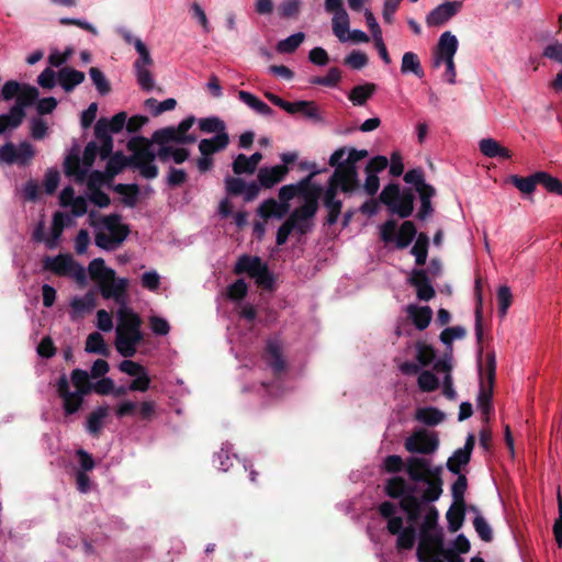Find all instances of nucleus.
<instances>
[{"mask_svg":"<svg viewBox=\"0 0 562 562\" xmlns=\"http://www.w3.org/2000/svg\"><path fill=\"white\" fill-rule=\"evenodd\" d=\"M38 98V90L29 85H21V90L19 92L16 103L14 106H21V110L29 105H31Z\"/></svg>","mask_w":562,"mask_h":562,"instance_id":"6e6d98bb","label":"nucleus"},{"mask_svg":"<svg viewBox=\"0 0 562 562\" xmlns=\"http://www.w3.org/2000/svg\"><path fill=\"white\" fill-rule=\"evenodd\" d=\"M473 526L480 538L485 542L493 540V531L488 522L481 516L477 515L473 520Z\"/></svg>","mask_w":562,"mask_h":562,"instance_id":"0e129e2a","label":"nucleus"},{"mask_svg":"<svg viewBox=\"0 0 562 562\" xmlns=\"http://www.w3.org/2000/svg\"><path fill=\"white\" fill-rule=\"evenodd\" d=\"M376 90V85L367 82L364 85L355 86L349 94L348 99L353 105H364L367 101L373 95Z\"/></svg>","mask_w":562,"mask_h":562,"instance_id":"4c0bfd02","label":"nucleus"},{"mask_svg":"<svg viewBox=\"0 0 562 562\" xmlns=\"http://www.w3.org/2000/svg\"><path fill=\"white\" fill-rule=\"evenodd\" d=\"M465 517V504L458 505L453 503L446 513L448 529L450 532H457L463 525Z\"/></svg>","mask_w":562,"mask_h":562,"instance_id":"a19ab883","label":"nucleus"},{"mask_svg":"<svg viewBox=\"0 0 562 562\" xmlns=\"http://www.w3.org/2000/svg\"><path fill=\"white\" fill-rule=\"evenodd\" d=\"M34 148L27 142H22L18 146L13 143H5L0 147V161L8 165H26L34 157Z\"/></svg>","mask_w":562,"mask_h":562,"instance_id":"f3484780","label":"nucleus"},{"mask_svg":"<svg viewBox=\"0 0 562 562\" xmlns=\"http://www.w3.org/2000/svg\"><path fill=\"white\" fill-rule=\"evenodd\" d=\"M263 360L271 373L274 375V380L272 382L263 381L261 385L269 395L278 396L281 376V339L278 336H274L267 341Z\"/></svg>","mask_w":562,"mask_h":562,"instance_id":"9b49d317","label":"nucleus"},{"mask_svg":"<svg viewBox=\"0 0 562 562\" xmlns=\"http://www.w3.org/2000/svg\"><path fill=\"white\" fill-rule=\"evenodd\" d=\"M88 271L90 278L98 284L103 299L113 300L119 305V310L130 308L126 278H115V271L106 267L102 258L93 259L89 263Z\"/></svg>","mask_w":562,"mask_h":562,"instance_id":"f03ea898","label":"nucleus"},{"mask_svg":"<svg viewBox=\"0 0 562 562\" xmlns=\"http://www.w3.org/2000/svg\"><path fill=\"white\" fill-rule=\"evenodd\" d=\"M43 267L58 276L74 277L80 283L86 281V269L77 263L70 255L46 257L43 260Z\"/></svg>","mask_w":562,"mask_h":562,"instance_id":"f8f14e48","label":"nucleus"},{"mask_svg":"<svg viewBox=\"0 0 562 562\" xmlns=\"http://www.w3.org/2000/svg\"><path fill=\"white\" fill-rule=\"evenodd\" d=\"M475 292L477 295V304L475 306V337L479 347L480 355L483 351L482 340H483V311H482V296L480 283L476 281L475 283Z\"/></svg>","mask_w":562,"mask_h":562,"instance_id":"49530a36","label":"nucleus"},{"mask_svg":"<svg viewBox=\"0 0 562 562\" xmlns=\"http://www.w3.org/2000/svg\"><path fill=\"white\" fill-rule=\"evenodd\" d=\"M281 180V165L263 167L258 172L260 187L269 189Z\"/></svg>","mask_w":562,"mask_h":562,"instance_id":"c03bdc74","label":"nucleus"},{"mask_svg":"<svg viewBox=\"0 0 562 562\" xmlns=\"http://www.w3.org/2000/svg\"><path fill=\"white\" fill-rule=\"evenodd\" d=\"M238 98L243 103L260 115L269 116L272 114V110L269 105L248 91L240 90Z\"/></svg>","mask_w":562,"mask_h":562,"instance_id":"ea45409f","label":"nucleus"},{"mask_svg":"<svg viewBox=\"0 0 562 562\" xmlns=\"http://www.w3.org/2000/svg\"><path fill=\"white\" fill-rule=\"evenodd\" d=\"M127 148L132 151L130 157L122 153H115L108 157V164L104 172L93 171L89 177V188L98 182L104 181V178H113L120 173L126 166L137 169L145 179H154L158 175V168L155 165V151L151 149V143L142 136H134L127 143Z\"/></svg>","mask_w":562,"mask_h":562,"instance_id":"f257e3e1","label":"nucleus"},{"mask_svg":"<svg viewBox=\"0 0 562 562\" xmlns=\"http://www.w3.org/2000/svg\"><path fill=\"white\" fill-rule=\"evenodd\" d=\"M539 184L549 193L562 196V181L546 171H538Z\"/></svg>","mask_w":562,"mask_h":562,"instance_id":"603ef678","label":"nucleus"},{"mask_svg":"<svg viewBox=\"0 0 562 562\" xmlns=\"http://www.w3.org/2000/svg\"><path fill=\"white\" fill-rule=\"evenodd\" d=\"M85 74L70 67H64L57 72V81L66 92L72 91L85 81Z\"/></svg>","mask_w":562,"mask_h":562,"instance_id":"7c9ffc66","label":"nucleus"},{"mask_svg":"<svg viewBox=\"0 0 562 562\" xmlns=\"http://www.w3.org/2000/svg\"><path fill=\"white\" fill-rule=\"evenodd\" d=\"M458 50V40L449 31L443 32L438 41L437 49L434 54V67H440L442 60L454 58Z\"/></svg>","mask_w":562,"mask_h":562,"instance_id":"b1692460","label":"nucleus"},{"mask_svg":"<svg viewBox=\"0 0 562 562\" xmlns=\"http://www.w3.org/2000/svg\"><path fill=\"white\" fill-rule=\"evenodd\" d=\"M538 171L528 176V177H520L517 175H514L510 177V182L521 192L525 194H530L535 191L536 186L539 184L538 181Z\"/></svg>","mask_w":562,"mask_h":562,"instance_id":"09e8293b","label":"nucleus"},{"mask_svg":"<svg viewBox=\"0 0 562 562\" xmlns=\"http://www.w3.org/2000/svg\"><path fill=\"white\" fill-rule=\"evenodd\" d=\"M25 116V111L21 106H12L5 114L0 115V135L8 130H14L21 125Z\"/></svg>","mask_w":562,"mask_h":562,"instance_id":"e433bc0d","label":"nucleus"},{"mask_svg":"<svg viewBox=\"0 0 562 562\" xmlns=\"http://www.w3.org/2000/svg\"><path fill=\"white\" fill-rule=\"evenodd\" d=\"M258 215L265 222L281 218V203H278L273 199L263 201L258 209Z\"/></svg>","mask_w":562,"mask_h":562,"instance_id":"8fccbe9b","label":"nucleus"},{"mask_svg":"<svg viewBox=\"0 0 562 562\" xmlns=\"http://www.w3.org/2000/svg\"><path fill=\"white\" fill-rule=\"evenodd\" d=\"M430 460L420 457H409L406 459V473L411 481L415 483L427 482V471Z\"/></svg>","mask_w":562,"mask_h":562,"instance_id":"bb28decb","label":"nucleus"},{"mask_svg":"<svg viewBox=\"0 0 562 562\" xmlns=\"http://www.w3.org/2000/svg\"><path fill=\"white\" fill-rule=\"evenodd\" d=\"M416 351V359L420 366L428 367L435 361L436 351L432 346L423 341H417Z\"/></svg>","mask_w":562,"mask_h":562,"instance_id":"4d7b16f0","label":"nucleus"},{"mask_svg":"<svg viewBox=\"0 0 562 562\" xmlns=\"http://www.w3.org/2000/svg\"><path fill=\"white\" fill-rule=\"evenodd\" d=\"M98 154V145L93 142L89 143L83 150L81 162L77 157H67L65 160L66 173L74 176L77 181L83 182Z\"/></svg>","mask_w":562,"mask_h":562,"instance_id":"4468645a","label":"nucleus"},{"mask_svg":"<svg viewBox=\"0 0 562 562\" xmlns=\"http://www.w3.org/2000/svg\"><path fill=\"white\" fill-rule=\"evenodd\" d=\"M127 115L125 112H120L112 116L111 120L106 119H100L95 126H94V133L100 135H105L111 133H119L122 131L124 125H126Z\"/></svg>","mask_w":562,"mask_h":562,"instance_id":"2f4dec72","label":"nucleus"},{"mask_svg":"<svg viewBox=\"0 0 562 562\" xmlns=\"http://www.w3.org/2000/svg\"><path fill=\"white\" fill-rule=\"evenodd\" d=\"M415 418L427 426H436L443 422L445 413L436 407H422L416 411Z\"/></svg>","mask_w":562,"mask_h":562,"instance_id":"37998d69","label":"nucleus"},{"mask_svg":"<svg viewBox=\"0 0 562 562\" xmlns=\"http://www.w3.org/2000/svg\"><path fill=\"white\" fill-rule=\"evenodd\" d=\"M60 205L70 207L71 214L75 217L82 216L87 212V200L81 196L75 195V190L71 187L63 189L59 195Z\"/></svg>","mask_w":562,"mask_h":562,"instance_id":"393cba45","label":"nucleus"},{"mask_svg":"<svg viewBox=\"0 0 562 562\" xmlns=\"http://www.w3.org/2000/svg\"><path fill=\"white\" fill-rule=\"evenodd\" d=\"M406 311L418 330H424L429 326L432 318V310L430 306H417L409 304Z\"/></svg>","mask_w":562,"mask_h":562,"instance_id":"f704fd0d","label":"nucleus"},{"mask_svg":"<svg viewBox=\"0 0 562 562\" xmlns=\"http://www.w3.org/2000/svg\"><path fill=\"white\" fill-rule=\"evenodd\" d=\"M404 446L411 453L431 454L438 449L439 439L436 432L418 429L405 440Z\"/></svg>","mask_w":562,"mask_h":562,"instance_id":"dca6fc26","label":"nucleus"},{"mask_svg":"<svg viewBox=\"0 0 562 562\" xmlns=\"http://www.w3.org/2000/svg\"><path fill=\"white\" fill-rule=\"evenodd\" d=\"M341 79V71L337 67H331L326 76H314L310 79V83L324 87H336Z\"/></svg>","mask_w":562,"mask_h":562,"instance_id":"864d4df0","label":"nucleus"},{"mask_svg":"<svg viewBox=\"0 0 562 562\" xmlns=\"http://www.w3.org/2000/svg\"><path fill=\"white\" fill-rule=\"evenodd\" d=\"M379 201L386 205L391 213L407 218L413 214L415 195L411 188L401 191L397 183H389L380 193Z\"/></svg>","mask_w":562,"mask_h":562,"instance_id":"1a4fd4ad","label":"nucleus"},{"mask_svg":"<svg viewBox=\"0 0 562 562\" xmlns=\"http://www.w3.org/2000/svg\"><path fill=\"white\" fill-rule=\"evenodd\" d=\"M199 128L203 133L221 135L226 132V125L223 120L217 116L204 117L199 121Z\"/></svg>","mask_w":562,"mask_h":562,"instance_id":"3c124183","label":"nucleus"},{"mask_svg":"<svg viewBox=\"0 0 562 562\" xmlns=\"http://www.w3.org/2000/svg\"><path fill=\"white\" fill-rule=\"evenodd\" d=\"M409 491L415 492V486L408 484L407 481L400 475L387 479L384 485L385 494L395 499H401Z\"/></svg>","mask_w":562,"mask_h":562,"instance_id":"72a5a7b5","label":"nucleus"},{"mask_svg":"<svg viewBox=\"0 0 562 562\" xmlns=\"http://www.w3.org/2000/svg\"><path fill=\"white\" fill-rule=\"evenodd\" d=\"M445 550L441 530H420L419 544L416 551L418 562H427V557H438L443 553Z\"/></svg>","mask_w":562,"mask_h":562,"instance_id":"2eb2a0df","label":"nucleus"},{"mask_svg":"<svg viewBox=\"0 0 562 562\" xmlns=\"http://www.w3.org/2000/svg\"><path fill=\"white\" fill-rule=\"evenodd\" d=\"M234 272L236 274L247 273L263 290H271L273 288V276L269 271L267 263L262 262L257 256H240L236 261Z\"/></svg>","mask_w":562,"mask_h":562,"instance_id":"9d476101","label":"nucleus"},{"mask_svg":"<svg viewBox=\"0 0 562 562\" xmlns=\"http://www.w3.org/2000/svg\"><path fill=\"white\" fill-rule=\"evenodd\" d=\"M319 172V170H314L297 183L283 186V215L289 211L288 201L300 196L304 203L295 209L296 214L308 220L314 217L318 210V201L325 191L322 186L312 182V179Z\"/></svg>","mask_w":562,"mask_h":562,"instance_id":"7ed1b4c3","label":"nucleus"},{"mask_svg":"<svg viewBox=\"0 0 562 562\" xmlns=\"http://www.w3.org/2000/svg\"><path fill=\"white\" fill-rule=\"evenodd\" d=\"M468 488V479L464 474H458L457 480L453 482L451 486V494L453 498V503L458 505L465 504L464 494Z\"/></svg>","mask_w":562,"mask_h":562,"instance_id":"052dcab7","label":"nucleus"},{"mask_svg":"<svg viewBox=\"0 0 562 562\" xmlns=\"http://www.w3.org/2000/svg\"><path fill=\"white\" fill-rule=\"evenodd\" d=\"M312 227V220L303 218L296 214L294 210L288 220L283 221V244L292 232H297L301 235L306 234Z\"/></svg>","mask_w":562,"mask_h":562,"instance_id":"c756f323","label":"nucleus"},{"mask_svg":"<svg viewBox=\"0 0 562 562\" xmlns=\"http://www.w3.org/2000/svg\"><path fill=\"white\" fill-rule=\"evenodd\" d=\"M95 307V295L88 292L83 296H76L70 302V318L78 321L91 313Z\"/></svg>","mask_w":562,"mask_h":562,"instance_id":"a878e982","label":"nucleus"},{"mask_svg":"<svg viewBox=\"0 0 562 562\" xmlns=\"http://www.w3.org/2000/svg\"><path fill=\"white\" fill-rule=\"evenodd\" d=\"M229 144L228 133H222L221 135H215L212 138L201 139L199 143V151L201 155H210L221 151L225 149Z\"/></svg>","mask_w":562,"mask_h":562,"instance_id":"c9c22d12","label":"nucleus"},{"mask_svg":"<svg viewBox=\"0 0 562 562\" xmlns=\"http://www.w3.org/2000/svg\"><path fill=\"white\" fill-rule=\"evenodd\" d=\"M542 55L562 65V43L559 41L550 43L544 47Z\"/></svg>","mask_w":562,"mask_h":562,"instance_id":"774afa93","label":"nucleus"},{"mask_svg":"<svg viewBox=\"0 0 562 562\" xmlns=\"http://www.w3.org/2000/svg\"><path fill=\"white\" fill-rule=\"evenodd\" d=\"M471 458L457 449L453 454L447 460V469L453 474H461V468L470 462Z\"/></svg>","mask_w":562,"mask_h":562,"instance_id":"bf43d9fd","label":"nucleus"},{"mask_svg":"<svg viewBox=\"0 0 562 562\" xmlns=\"http://www.w3.org/2000/svg\"><path fill=\"white\" fill-rule=\"evenodd\" d=\"M116 316L119 322L115 328V348L122 357L132 358L144 339L142 319L131 308L117 310Z\"/></svg>","mask_w":562,"mask_h":562,"instance_id":"39448f33","label":"nucleus"},{"mask_svg":"<svg viewBox=\"0 0 562 562\" xmlns=\"http://www.w3.org/2000/svg\"><path fill=\"white\" fill-rule=\"evenodd\" d=\"M346 151L347 149L341 147L330 155L328 162L330 167L335 168L331 175L359 189L360 180L357 162L368 157L369 153L366 149L351 148L347 158L344 159Z\"/></svg>","mask_w":562,"mask_h":562,"instance_id":"0eeeda50","label":"nucleus"},{"mask_svg":"<svg viewBox=\"0 0 562 562\" xmlns=\"http://www.w3.org/2000/svg\"><path fill=\"white\" fill-rule=\"evenodd\" d=\"M436 189H427L424 192L418 193L420 199V207L417 213V217L419 220H425L426 217L430 216L434 212V207L431 205V198L435 196Z\"/></svg>","mask_w":562,"mask_h":562,"instance_id":"13d9d810","label":"nucleus"},{"mask_svg":"<svg viewBox=\"0 0 562 562\" xmlns=\"http://www.w3.org/2000/svg\"><path fill=\"white\" fill-rule=\"evenodd\" d=\"M416 528L413 525L404 528L402 532L397 535L396 548L398 551L413 549L416 541Z\"/></svg>","mask_w":562,"mask_h":562,"instance_id":"5fc2aeb1","label":"nucleus"},{"mask_svg":"<svg viewBox=\"0 0 562 562\" xmlns=\"http://www.w3.org/2000/svg\"><path fill=\"white\" fill-rule=\"evenodd\" d=\"M368 55L361 50H352L345 58V64L352 69H361L368 65Z\"/></svg>","mask_w":562,"mask_h":562,"instance_id":"338daca9","label":"nucleus"},{"mask_svg":"<svg viewBox=\"0 0 562 562\" xmlns=\"http://www.w3.org/2000/svg\"><path fill=\"white\" fill-rule=\"evenodd\" d=\"M71 223V217L68 214L56 212L53 216L50 233L47 236L46 247L48 249H54L58 246L60 236L63 234L64 227Z\"/></svg>","mask_w":562,"mask_h":562,"instance_id":"c85d7f7f","label":"nucleus"},{"mask_svg":"<svg viewBox=\"0 0 562 562\" xmlns=\"http://www.w3.org/2000/svg\"><path fill=\"white\" fill-rule=\"evenodd\" d=\"M462 1H447L437 5L426 16V24L429 27L445 24L462 9Z\"/></svg>","mask_w":562,"mask_h":562,"instance_id":"412c9836","label":"nucleus"},{"mask_svg":"<svg viewBox=\"0 0 562 562\" xmlns=\"http://www.w3.org/2000/svg\"><path fill=\"white\" fill-rule=\"evenodd\" d=\"M417 235V228L412 221H404L395 237V246L398 249L408 247Z\"/></svg>","mask_w":562,"mask_h":562,"instance_id":"58836bf2","label":"nucleus"},{"mask_svg":"<svg viewBox=\"0 0 562 562\" xmlns=\"http://www.w3.org/2000/svg\"><path fill=\"white\" fill-rule=\"evenodd\" d=\"M404 181L408 184H413L417 193L424 192L427 189H432L434 187L426 183L425 173L422 168H414L408 170L404 175Z\"/></svg>","mask_w":562,"mask_h":562,"instance_id":"de8ad7c7","label":"nucleus"},{"mask_svg":"<svg viewBox=\"0 0 562 562\" xmlns=\"http://www.w3.org/2000/svg\"><path fill=\"white\" fill-rule=\"evenodd\" d=\"M496 375V359L495 353H487L486 357V382L481 376L480 391L477 394V403L492 402L493 389Z\"/></svg>","mask_w":562,"mask_h":562,"instance_id":"5701e85b","label":"nucleus"},{"mask_svg":"<svg viewBox=\"0 0 562 562\" xmlns=\"http://www.w3.org/2000/svg\"><path fill=\"white\" fill-rule=\"evenodd\" d=\"M153 140L159 145L155 158L157 157L161 162L172 160L176 164H182L189 157V151L182 147H176V142H165L158 138L157 132L153 135Z\"/></svg>","mask_w":562,"mask_h":562,"instance_id":"6ab92c4d","label":"nucleus"},{"mask_svg":"<svg viewBox=\"0 0 562 562\" xmlns=\"http://www.w3.org/2000/svg\"><path fill=\"white\" fill-rule=\"evenodd\" d=\"M442 475V465L432 467L431 462L429 463L427 471V482L426 490L423 492V501L426 503H432L439 499L443 490V480Z\"/></svg>","mask_w":562,"mask_h":562,"instance_id":"4be33fe9","label":"nucleus"},{"mask_svg":"<svg viewBox=\"0 0 562 562\" xmlns=\"http://www.w3.org/2000/svg\"><path fill=\"white\" fill-rule=\"evenodd\" d=\"M89 224L94 229V243L103 250H115L126 239L128 228L121 222L117 214L101 215L89 213Z\"/></svg>","mask_w":562,"mask_h":562,"instance_id":"20e7f679","label":"nucleus"},{"mask_svg":"<svg viewBox=\"0 0 562 562\" xmlns=\"http://www.w3.org/2000/svg\"><path fill=\"white\" fill-rule=\"evenodd\" d=\"M417 384L423 392H434L439 387V380L432 372L425 370L419 373Z\"/></svg>","mask_w":562,"mask_h":562,"instance_id":"680f3d73","label":"nucleus"},{"mask_svg":"<svg viewBox=\"0 0 562 562\" xmlns=\"http://www.w3.org/2000/svg\"><path fill=\"white\" fill-rule=\"evenodd\" d=\"M401 72L403 75L413 74L417 78H423L425 72L422 67L420 60L417 54L413 52H406L402 57Z\"/></svg>","mask_w":562,"mask_h":562,"instance_id":"79ce46f5","label":"nucleus"},{"mask_svg":"<svg viewBox=\"0 0 562 562\" xmlns=\"http://www.w3.org/2000/svg\"><path fill=\"white\" fill-rule=\"evenodd\" d=\"M89 75L100 94L104 95L110 92V83L105 78L104 74L99 68L91 67L89 70Z\"/></svg>","mask_w":562,"mask_h":562,"instance_id":"e2e57ef3","label":"nucleus"},{"mask_svg":"<svg viewBox=\"0 0 562 562\" xmlns=\"http://www.w3.org/2000/svg\"><path fill=\"white\" fill-rule=\"evenodd\" d=\"M283 111L302 117L321 121L318 109L313 101H283Z\"/></svg>","mask_w":562,"mask_h":562,"instance_id":"cd10ccee","label":"nucleus"},{"mask_svg":"<svg viewBox=\"0 0 562 562\" xmlns=\"http://www.w3.org/2000/svg\"><path fill=\"white\" fill-rule=\"evenodd\" d=\"M135 49L138 53V58L134 63V71L137 83L145 91H151L155 88V80L149 70L153 65L149 50L142 40L135 41Z\"/></svg>","mask_w":562,"mask_h":562,"instance_id":"ddd939ff","label":"nucleus"},{"mask_svg":"<svg viewBox=\"0 0 562 562\" xmlns=\"http://www.w3.org/2000/svg\"><path fill=\"white\" fill-rule=\"evenodd\" d=\"M407 282L411 286L415 288L416 295L420 301L428 302L435 297L436 291L425 269H413Z\"/></svg>","mask_w":562,"mask_h":562,"instance_id":"aec40b11","label":"nucleus"},{"mask_svg":"<svg viewBox=\"0 0 562 562\" xmlns=\"http://www.w3.org/2000/svg\"><path fill=\"white\" fill-rule=\"evenodd\" d=\"M195 119L189 116L182 120L177 127H166L158 130V138L165 142H176V144H192L196 140L195 136L188 135L187 132L194 124Z\"/></svg>","mask_w":562,"mask_h":562,"instance_id":"a211bd4d","label":"nucleus"},{"mask_svg":"<svg viewBox=\"0 0 562 562\" xmlns=\"http://www.w3.org/2000/svg\"><path fill=\"white\" fill-rule=\"evenodd\" d=\"M109 412L110 407L108 405H101L90 413L87 418L86 429L91 436L99 437Z\"/></svg>","mask_w":562,"mask_h":562,"instance_id":"473e14b6","label":"nucleus"},{"mask_svg":"<svg viewBox=\"0 0 562 562\" xmlns=\"http://www.w3.org/2000/svg\"><path fill=\"white\" fill-rule=\"evenodd\" d=\"M465 335H467V330L464 327H461V326L448 327L441 331L440 340L442 344H445L447 346H451L453 339L464 338Z\"/></svg>","mask_w":562,"mask_h":562,"instance_id":"69168bd1","label":"nucleus"},{"mask_svg":"<svg viewBox=\"0 0 562 562\" xmlns=\"http://www.w3.org/2000/svg\"><path fill=\"white\" fill-rule=\"evenodd\" d=\"M70 381L75 386V391H70L69 380L65 374L58 379L56 385L66 415L77 413L82 406L85 395L91 391L89 373L85 370L75 369L71 372Z\"/></svg>","mask_w":562,"mask_h":562,"instance_id":"423d86ee","label":"nucleus"},{"mask_svg":"<svg viewBox=\"0 0 562 562\" xmlns=\"http://www.w3.org/2000/svg\"><path fill=\"white\" fill-rule=\"evenodd\" d=\"M357 190L358 188L333 175L329 177L325 191L322 195L323 206L327 211L325 224L329 226L336 224L341 214L342 201L338 199V192L340 191L346 195H350Z\"/></svg>","mask_w":562,"mask_h":562,"instance_id":"6e6552de","label":"nucleus"},{"mask_svg":"<svg viewBox=\"0 0 562 562\" xmlns=\"http://www.w3.org/2000/svg\"><path fill=\"white\" fill-rule=\"evenodd\" d=\"M85 350L89 353L101 355L104 357L110 353L104 338L99 331H93L87 337Z\"/></svg>","mask_w":562,"mask_h":562,"instance_id":"a18cd8bd","label":"nucleus"}]
</instances>
